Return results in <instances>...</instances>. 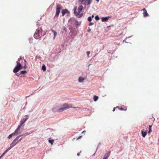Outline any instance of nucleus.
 <instances>
[{"label": "nucleus", "instance_id": "obj_41", "mask_svg": "<svg viewBox=\"0 0 159 159\" xmlns=\"http://www.w3.org/2000/svg\"><path fill=\"white\" fill-rule=\"evenodd\" d=\"M112 159H113L112 158Z\"/></svg>", "mask_w": 159, "mask_h": 159}, {"label": "nucleus", "instance_id": "obj_2", "mask_svg": "<svg viewBox=\"0 0 159 159\" xmlns=\"http://www.w3.org/2000/svg\"><path fill=\"white\" fill-rule=\"evenodd\" d=\"M22 59L21 58H19L18 61H16L17 65L13 70L14 73H16L18 72L22 68L21 64L19 62L22 61Z\"/></svg>", "mask_w": 159, "mask_h": 159}, {"label": "nucleus", "instance_id": "obj_22", "mask_svg": "<svg viewBox=\"0 0 159 159\" xmlns=\"http://www.w3.org/2000/svg\"><path fill=\"white\" fill-rule=\"evenodd\" d=\"M42 69L44 71H45L46 70V67L45 65H43L42 67Z\"/></svg>", "mask_w": 159, "mask_h": 159}, {"label": "nucleus", "instance_id": "obj_19", "mask_svg": "<svg viewBox=\"0 0 159 159\" xmlns=\"http://www.w3.org/2000/svg\"><path fill=\"white\" fill-rule=\"evenodd\" d=\"M20 74H23L27 73V72L26 70L21 71L20 72Z\"/></svg>", "mask_w": 159, "mask_h": 159}, {"label": "nucleus", "instance_id": "obj_4", "mask_svg": "<svg viewBox=\"0 0 159 159\" xmlns=\"http://www.w3.org/2000/svg\"><path fill=\"white\" fill-rule=\"evenodd\" d=\"M24 134L20 135L18 136H17L15 139H14L13 142L11 143V145L12 144L14 145H16L19 142H20L22 139V138H20V139L18 140L19 139L20 137L23 136Z\"/></svg>", "mask_w": 159, "mask_h": 159}, {"label": "nucleus", "instance_id": "obj_16", "mask_svg": "<svg viewBox=\"0 0 159 159\" xmlns=\"http://www.w3.org/2000/svg\"><path fill=\"white\" fill-rule=\"evenodd\" d=\"M84 80V78L81 77H80L79 78V81L80 82H82Z\"/></svg>", "mask_w": 159, "mask_h": 159}, {"label": "nucleus", "instance_id": "obj_26", "mask_svg": "<svg viewBox=\"0 0 159 159\" xmlns=\"http://www.w3.org/2000/svg\"><path fill=\"white\" fill-rule=\"evenodd\" d=\"M22 125H21V123H20V125L18 126L17 129H18L19 130L20 129L21 127V126Z\"/></svg>", "mask_w": 159, "mask_h": 159}, {"label": "nucleus", "instance_id": "obj_23", "mask_svg": "<svg viewBox=\"0 0 159 159\" xmlns=\"http://www.w3.org/2000/svg\"><path fill=\"white\" fill-rule=\"evenodd\" d=\"M19 130L18 129H16L15 131H14V133H14V135H15V134L17 133L18 132Z\"/></svg>", "mask_w": 159, "mask_h": 159}, {"label": "nucleus", "instance_id": "obj_24", "mask_svg": "<svg viewBox=\"0 0 159 159\" xmlns=\"http://www.w3.org/2000/svg\"><path fill=\"white\" fill-rule=\"evenodd\" d=\"M95 19L96 20H99L100 19L99 17L98 16H95Z\"/></svg>", "mask_w": 159, "mask_h": 159}, {"label": "nucleus", "instance_id": "obj_14", "mask_svg": "<svg viewBox=\"0 0 159 159\" xmlns=\"http://www.w3.org/2000/svg\"><path fill=\"white\" fill-rule=\"evenodd\" d=\"M51 31L52 32H53V33H54V37H53V39H55L56 36L57 35V32L55 31V30H53L52 29L51 30Z\"/></svg>", "mask_w": 159, "mask_h": 159}, {"label": "nucleus", "instance_id": "obj_34", "mask_svg": "<svg viewBox=\"0 0 159 159\" xmlns=\"http://www.w3.org/2000/svg\"><path fill=\"white\" fill-rule=\"evenodd\" d=\"M94 17V16L93 15H92L91 16V18H93Z\"/></svg>", "mask_w": 159, "mask_h": 159}, {"label": "nucleus", "instance_id": "obj_32", "mask_svg": "<svg viewBox=\"0 0 159 159\" xmlns=\"http://www.w3.org/2000/svg\"><path fill=\"white\" fill-rule=\"evenodd\" d=\"M116 108V107H115V108H114V109H113V111H115Z\"/></svg>", "mask_w": 159, "mask_h": 159}, {"label": "nucleus", "instance_id": "obj_30", "mask_svg": "<svg viewBox=\"0 0 159 159\" xmlns=\"http://www.w3.org/2000/svg\"><path fill=\"white\" fill-rule=\"evenodd\" d=\"M93 23H89V25H93Z\"/></svg>", "mask_w": 159, "mask_h": 159}, {"label": "nucleus", "instance_id": "obj_7", "mask_svg": "<svg viewBox=\"0 0 159 159\" xmlns=\"http://www.w3.org/2000/svg\"><path fill=\"white\" fill-rule=\"evenodd\" d=\"M83 8V7L82 5H81L78 7V12H76V8H75L74 9V13L77 16L79 15L82 11Z\"/></svg>", "mask_w": 159, "mask_h": 159}, {"label": "nucleus", "instance_id": "obj_3", "mask_svg": "<svg viewBox=\"0 0 159 159\" xmlns=\"http://www.w3.org/2000/svg\"><path fill=\"white\" fill-rule=\"evenodd\" d=\"M42 30L41 28L37 29L34 34V38L36 39H39L41 37V35Z\"/></svg>", "mask_w": 159, "mask_h": 159}, {"label": "nucleus", "instance_id": "obj_36", "mask_svg": "<svg viewBox=\"0 0 159 159\" xmlns=\"http://www.w3.org/2000/svg\"><path fill=\"white\" fill-rule=\"evenodd\" d=\"M85 131H83L82 132V133H84V132H85Z\"/></svg>", "mask_w": 159, "mask_h": 159}, {"label": "nucleus", "instance_id": "obj_39", "mask_svg": "<svg viewBox=\"0 0 159 159\" xmlns=\"http://www.w3.org/2000/svg\"><path fill=\"white\" fill-rule=\"evenodd\" d=\"M25 62H26V60H24Z\"/></svg>", "mask_w": 159, "mask_h": 159}, {"label": "nucleus", "instance_id": "obj_27", "mask_svg": "<svg viewBox=\"0 0 159 159\" xmlns=\"http://www.w3.org/2000/svg\"><path fill=\"white\" fill-rule=\"evenodd\" d=\"M90 53V51H87V56L88 57H89V55Z\"/></svg>", "mask_w": 159, "mask_h": 159}, {"label": "nucleus", "instance_id": "obj_18", "mask_svg": "<svg viewBox=\"0 0 159 159\" xmlns=\"http://www.w3.org/2000/svg\"><path fill=\"white\" fill-rule=\"evenodd\" d=\"M116 108H118L119 110H124V111H126L127 110V108H126L125 109H124L122 107H120V108L119 107L117 106Z\"/></svg>", "mask_w": 159, "mask_h": 159}, {"label": "nucleus", "instance_id": "obj_29", "mask_svg": "<svg viewBox=\"0 0 159 159\" xmlns=\"http://www.w3.org/2000/svg\"><path fill=\"white\" fill-rule=\"evenodd\" d=\"M82 137V136H79L78 138H77V139H76V140H78L79 139L81 138Z\"/></svg>", "mask_w": 159, "mask_h": 159}, {"label": "nucleus", "instance_id": "obj_31", "mask_svg": "<svg viewBox=\"0 0 159 159\" xmlns=\"http://www.w3.org/2000/svg\"><path fill=\"white\" fill-rule=\"evenodd\" d=\"M152 125H149V128H152Z\"/></svg>", "mask_w": 159, "mask_h": 159}, {"label": "nucleus", "instance_id": "obj_15", "mask_svg": "<svg viewBox=\"0 0 159 159\" xmlns=\"http://www.w3.org/2000/svg\"><path fill=\"white\" fill-rule=\"evenodd\" d=\"M103 22L106 21L107 20L108 18L107 17H103L101 18Z\"/></svg>", "mask_w": 159, "mask_h": 159}, {"label": "nucleus", "instance_id": "obj_11", "mask_svg": "<svg viewBox=\"0 0 159 159\" xmlns=\"http://www.w3.org/2000/svg\"><path fill=\"white\" fill-rule=\"evenodd\" d=\"M28 119V118H24L22 120H21L20 121V123H21V125H23V124L25 123V122Z\"/></svg>", "mask_w": 159, "mask_h": 159}, {"label": "nucleus", "instance_id": "obj_28", "mask_svg": "<svg viewBox=\"0 0 159 159\" xmlns=\"http://www.w3.org/2000/svg\"><path fill=\"white\" fill-rule=\"evenodd\" d=\"M152 128H149L148 133L150 134L152 131Z\"/></svg>", "mask_w": 159, "mask_h": 159}, {"label": "nucleus", "instance_id": "obj_25", "mask_svg": "<svg viewBox=\"0 0 159 159\" xmlns=\"http://www.w3.org/2000/svg\"><path fill=\"white\" fill-rule=\"evenodd\" d=\"M88 20L89 21H90L92 20L91 17L89 16L88 18Z\"/></svg>", "mask_w": 159, "mask_h": 159}, {"label": "nucleus", "instance_id": "obj_21", "mask_svg": "<svg viewBox=\"0 0 159 159\" xmlns=\"http://www.w3.org/2000/svg\"><path fill=\"white\" fill-rule=\"evenodd\" d=\"M14 133H12V134H10V135H9V136H8V138L9 139H10V138H12V136H13V135H14Z\"/></svg>", "mask_w": 159, "mask_h": 159}, {"label": "nucleus", "instance_id": "obj_40", "mask_svg": "<svg viewBox=\"0 0 159 159\" xmlns=\"http://www.w3.org/2000/svg\"><path fill=\"white\" fill-rule=\"evenodd\" d=\"M27 133H26L25 134H27Z\"/></svg>", "mask_w": 159, "mask_h": 159}, {"label": "nucleus", "instance_id": "obj_6", "mask_svg": "<svg viewBox=\"0 0 159 159\" xmlns=\"http://www.w3.org/2000/svg\"><path fill=\"white\" fill-rule=\"evenodd\" d=\"M62 9V6L60 4H57V5L56 8V13L55 16L58 17L59 16L60 11V10Z\"/></svg>", "mask_w": 159, "mask_h": 159}, {"label": "nucleus", "instance_id": "obj_37", "mask_svg": "<svg viewBox=\"0 0 159 159\" xmlns=\"http://www.w3.org/2000/svg\"><path fill=\"white\" fill-rule=\"evenodd\" d=\"M98 2L99 1V0H96Z\"/></svg>", "mask_w": 159, "mask_h": 159}, {"label": "nucleus", "instance_id": "obj_20", "mask_svg": "<svg viewBox=\"0 0 159 159\" xmlns=\"http://www.w3.org/2000/svg\"><path fill=\"white\" fill-rule=\"evenodd\" d=\"M54 140L53 139L52 140H48V142L49 143H50L51 145H52L54 143Z\"/></svg>", "mask_w": 159, "mask_h": 159}, {"label": "nucleus", "instance_id": "obj_13", "mask_svg": "<svg viewBox=\"0 0 159 159\" xmlns=\"http://www.w3.org/2000/svg\"><path fill=\"white\" fill-rule=\"evenodd\" d=\"M110 155V153H106L104 156L103 159H107Z\"/></svg>", "mask_w": 159, "mask_h": 159}, {"label": "nucleus", "instance_id": "obj_33", "mask_svg": "<svg viewBox=\"0 0 159 159\" xmlns=\"http://www.w3.org/2000/svg\"><path fill=\"white\" fill-rule=\"evenodd\" d=\"M64 30H66V27H64V29H63Z\"/></svg>", "mask_w": 159, "mask_h": 159}, {"label": "nucleus", "instance_id": "obj_10", "mask_svg": "<svg viewBox=\"0 0 159 159\" xmlns=\"http://www.w3.org/2000/svg\"><path fill=\"white\" fill-rule=\"evenodd\" d=\"M61 13L62 16H64L66 13H69V11L67 9H63L62 10Z\"/></svg>", "mask_w": 159, "mask_h": 159}, {"label": "nucleus", "instance_id": "obj_12", "mask_svg": "<svg viewBox=\"0 0 159 159\" xmlns=\"http://www.w3.org/2000/svg\"><path fill=\"white\" fill-rule=\"evenodd\" d=\"M141 134L143 137L144 138L146 135L147 132L146 131H144V130H141Z\"/></svg>", "mask_w": 159, "mask_h": 159}, {"label": "nucleus", "instance_id": "obj_5", "mask_svg": "<svg viewBox=\"0 0 159 159\" xmlns=\"http://www.w3.org/2000/svg\"><path fill=\"white\" fill-rule=\"evenodd\" d=\"M92 0H79V2L84 5L88 6L91 4Z\"/></svg>", "mask_w": 159, "mask_h": 159}, {"label": "nucleus", "instance_id": "obj_17", "mask_svg": "<svg viewBox=\"0 0 159 159\" xmlns=\"http://www.w3.org/2000/svg\"><path fill=\"white\" fill-rule=\"evenodd\" d=\"M98 97L96 96H94L93 97V100L94 101H96L98 99Z\"/></svg>", "mask_w": 159, "mask_h": 159}, {"label": "nucleus", "instance_id": "obj_8", "mask_svg": "<svg viewBox=\"0 0 159 159\" xmlns=\"http://www.w3.org/2000/svg\"><path fill=\"white\" fill-rule=\"evenodd\" d=\"M15 146L13 144L11 145V143L10 144V147H9L3 153L1 156L0 157V158L3 156L4 154L6 153L8 151L10 150L12 148Z\"/></svg>", "mask_w": 159, "mask_h": 159}, {"label": "nucleus", "instance_id": "obj_1", "mask_svg": "<svg viewBox=\"0 0 159 159\" xmlns=\"http://www.w3.org/2000/svg\"><path fill=\"white\" fill-rule=\"evenodd\" d=\"M72 107H73L72 105L65 104L60 108H58L56 107L53 108L52 109V111L54 112H61L65 110Z\"/></svg>", "mask_w": 159, "mask_h": 159}, {"label": "nucleus", "instance_id": "obj_9", "mask_svg": "<svg viewBox=\"0 0 159 159\" xmlns=\"http://www.w3.org/2000/svg\"><path fill=\"white\" fill-rule=\"evenodd\" d=\"M142 11H143V16L145 17L148 16V14L145 8H143Z\"/></svg>", "mask_w": 159, "mask_h": 159}, {"label": "nucleus", "instance_id": "obj_38", "mask_svg": "<svg viewBox=\"0 0 159 159\" xmlns=\"http://www.w3.org/2000/svg\"><path fill=\"white\" fill-rule=\"evenodd\" d=\"M24 68H25V66H24Z\"/></svg>", "mask_w": 159, "mask_h": 159}, {"label": "nucleus", "instance_id": "obj_35", "mask_svg": "<svg viewBox=\"0 0 159 159\" xmlns=\"http://www.w3.org/2000/svg\"><path fill=\"white\" fill-rule=\"evenodd\" d=\"M85 131H83L82 132V133H84V132H85Z\"/></svg>", "mask_w": 159, "mask_h": 159}]
</instances>
